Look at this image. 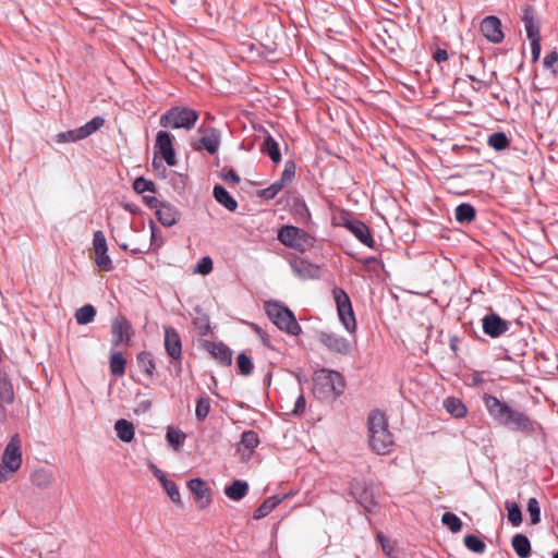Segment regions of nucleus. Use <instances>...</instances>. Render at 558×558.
<instances>
[{"label": "nucleus", "mask_w": 558, "mask_h": 558, "mask_svg": "<svg viewBox=\"0 0 558 558\" xmlns=\"http://www.w3.org/2000/svg\"><path fill=\"white\" fill-rule=\"evenodd\" d=\"M483 401L488 414L499 424L517 432L531 433L534 430L533 421L524 412L510 408L492 395H485Z\"/></svg>", "instance_id": "obj_1"}, {"label": "nucleus", "mask_w": 558, "mask_h": 558, "mask_svg": "<svg viewBox=\"0 0 558 558\" xmlns=\"http://www.w3.org/2000/svg\"><path fill=\"white\" fill-rule=\"evenodd\" d=\"M369 446L378 454L390 452L393 446L392 434L388 429V421L381 411H372L368 415Z\"/></svg>", "instance_id": "obj_2"}, {"label": "nucleus", "mask_w": 558, "mask_h": 558, "mask_svg": "<svg viewBox=\"0 0 558 558\" xmlns=\"http://www.w3.org/2000/svg\"><path fill=\"white\" fill-rule=\"evenodd\" d=\"M344 380L340 373L320 369L315 373L314 395L322 400H333L343 392Z\"/></svg>", "instance_id": "obj_3"}, {"label": "nucleus", "mask_w": 558, "mask_h": 558, "mask_svg": "<svg viewBox=\"0 0 558 558\" xmlns=\"http://www.w3.org/2000/svg\"><path fill=\"white\" fill-rule=\"evenodd\" d=\"M22 442L17 434L13 435L2 454L0 482L9 480L22 465Z\"/></svg>", "instance_id": "obj_4"}, {"label": "nucleus", "mask_w": 558, "mask_h": 558, "mask_svg": "<svg viewBox=\"0 0 558 558\" xmlns=\"http://www.w3.org/2000/svg\"><path fill=\"white\" fill-rule=\"evenodd\" d=\"M266 312L268 317L279 329L292 336H298L301 332V326L296 322L293 313L278 302H268L266 304Z\"/></svg>", "instance_id": "obj_5"}, {"label": "nucleus", "mask_w": 558, "mask_h": 558, "mask_svg": "<svg viewBox=\"0 0 558 558\" xmlns=\"http://www.w3.org/2000/svg\"><path fill=\"white\" fill-rule=\"evenodd\" d=\"M198 119V113L186 107H173L160 118L163 128L192 130Z\"/></svg>", "instance_id": "obj_6"}, {"label": "nucleus", "mask_w": 558, "mask_h": 558, "mask_svg": "<svg viewBox=\"0 0 558 558\" xmlns=\"http://www.w3.org/2000/svg\"><path fill=\"white\" fill-rule=\"evenodd\" d=\"M278 240L287 247L305 252L314 246L315 239L294 226H283L278 231Z\"/></svg>", "instance_id": "obj_7"}, {"label": "nucleus", "mask_w": 558, "mask_h": 558, "mask_svg": "<svg viewBox=\"0 0 558 558\" xmlns=\"http://www.w3.org/2000/svg\"><path fill=\"white\" fill-rule=\"evenodd\" d=\"M332 294L341 324L347 331L354 333L356 330V320L349 295L341 288H335Z\"/></svg>", "instance_id": "obj_8"}, {"label": "nucleus", "mask_w": 558, "mask_h": 558, "mask_svg": "<svg viewBox=\"0 0 558 558\" xmlns=\"http://www.w3.org/2000/svg\"><path fill=\"white\" fill-rule=\"evenodd\" d=\"M105 124V120L101 117H95L83 126L70 130L66 132L59 133L57 135L58 143L76 142L84 140L95 133Z\"/></svg>", "instance_id": "obj_9"}, {"label": "nucleus", "mask_w": 558, "mask_h": 558, "mask_svg": "<svg viewBox=\"0 0 558 558\" xmlns=\"http://www.w3.org/2000/svg\"><path fill=\"white\" fill-rule=\"evenodd\" d=\"M318 341L330 352L336 354L348 355L353 349V343L351 341L335 332H319Z\"/></svg>", "instance_id": "obj_10"}, {"label": "nucleus", "mask_w": 558, "mask_h": 558, "mask_svg": "<svg viewBox=\"0 0 558 558\" xmlns=\"http://www.w3.org/2000/svg\"><path fill=\"white\" fill-rule=\"evenodd\" d=\"M93 246L95 251V263L102 271H110L113 268L112 262L107 254V240L102 231L98 230L94 233Z\"/></svg>", "instance_id": "obj_11"}, {"label": "nucleus", "mask_w": 558, "mask_h": 558, "mask_svg": "<svg viewBox=\"0 0 558 558\" xmlns=\"http://www.w3.org/2000/svg\"><path fill=\"white\" fill-rule=\"evenodd\" d=\"M198 132L202 133V137L192 144V147L195 150L205 149L209 154L214 155L217 153L220 145V133L214 128H203L198 129Z\"/></svg>", "instance_id": "obj_12"}, {"label": "nucleus", "mask_w": 558, "mask_h": 558, "mask_svg": "<svg viewBox=\"0 0 558 558\" xmlns=\"http://www.w3.org/2000/svg\"><path fill=\"white\" fill-rule=\"evenodd\" d=\"M111 333L113 347H118L121 343L129 344L132 336V326L123 315H119L111 322Z\"/></svg>", "instance_id": "obj_13"}, {"label": "nucleus", "mask_w": 558, "mask_h": 558, "mask_svg": "<svg viewBox=\"0 0 558 558\" xmlns=\"http://www.w3.org/2000/svg\"><path fill=\"white\" fill-rule=\"evenodd\" d=\"M510 323L502 319L498 314L490 313L482 318V328L485 335L498 338L509 330Z\"/></svg>", "instance_id": "obj_14"}, {"label": "nucleus", "mask_w": 558, "mask_h": 558, "mask_svg": "<svg viewBox=\"0 0 558 558\" xmlns=\"http://www.w3.org/2000/svg\"><path fill=\"white\" fill-rule=\"evenodd\" d=\"M155 148L165 159L168 166L177 163L175 154L172 148V136L166 131H159L156 136Z\"/></svg>", "instance_id": "obj_15"}, {"label": "nucleus", "mask_w": 558, "mask_h": 558, "mask_svg": "<svg viewBox=\"0 0 558 558\" xmlns=\"http://www.w3.org/2000/svg\"><path fill=\"white\" fill-rule=\"evenodd\" d=\"M481 32L486 39L494 44H499L504 39L501 31V22L498 17L490 15L486 16L481 23Z\"/></svg>", "instance_id": "obj_16"}, {"label": "nucleus", "mask_w": 558, "mask_h": 558, "mask_svg": "<svg viewBox=\"0 0 558 558\" xmlns=\"http://www.w3.org/2000/svg\"><path fill=\"white\" fill-rule=\"evenodd\" d=\"M344 227L364 245L368 247L375 246V240L373 239L369 228L360 220H350L344 223Z\"/></svg>", "instance_id": "obj_17"}, {"label": "nucleus", "mask_w": 558, "mask_h": 558, "mask_svg": "<svg viewBox=\"0 0 558 558\" xmlns=\"http://www.w3.org/2000/svg\"><path fill=\"white\" fill-rule=\"evenodd\" d=\"M187 487L194 494L195 500L201 508H205L210 504V489L203 480H190L187 482Z\"/></svg>", "instance_id": "obj_18"}, {"label": "nucleus", "mask_w": 558, "mask_h": 558, "mask_svg": "<svg viewBox=\"0 0 558 558\" xmlns=\"http://www.w3.org/2000/svg\"><path fill=\"white\" fill-rule=\"evenodd\" d=\"M477 62L480 63V65L482 66V71L478 72V71H475L473 70L471 74H469V78L476 83L478 86L477 87H473L474 90H481V89H488L492 85H493V82H494V77L496 75L495 72H489V73H486L485 71V60H484V57L483 56H480L477 58Z\"/></svg>", "instance_id": "obj_19"}, {"label": "nucleus", "mask_w": 558, "mask_h": 558, "mask_svg": "<svg viewBox=\"0 0 558 558\" xmlns=\"http://www.w3.org/2000/svg\"><path fill=\"white\" fill-rule=\"evenodd\" d=\"M165 348L167 353L173 359L179 360L182 354L181 338L172 327H165Z\"/></svg>", "instance_id": "obj_20"}, {"label": "nucleus", "mask_w": 558, "mask_h": 558, "mask_svg": "<svg viewBox=\"0 0 558 558\" xmlns=\"http://www.w3.org/2000/svg\"><path fill=\"white\" fill-rule=\"evenodd\" d=\"M156 215L159 222L165 227L174 226L180 218V211L178 208L168 203L160 204L156 210Z\"/></svg>", "instance_id": "obj_21"}, {"label": "nucleus", "mask_w": 558, "mask_h": 558, "mask_svg": "<svg viewBox=\"0 0 558 558\" xmlns=\"http://www.w3.org/2000/svg\"><path fill=\"white\" fill-rule=\"evenodd\" d=\"M522 21L524 23V28L530 40L541 38L539 24L535 17V11L531 5H526L523 9Z\"/></svg>", "instance_id": "obj_22"}, {"label": "nucleus", "mask_w": 558, "mask_h": 558, "mask_svg": "<svg viewBox=\"0 0 558 558\" xmlns=\"http://www.w3.org/2000/svg\"><path fill=\"white\" fill-rule=\"evenodd\" d=\"M53 481L54 478L52 472L45 468L35 470L31 475L32 484L40 489L49 488Z\"/></svg>", "instance_id": "obj_23"}, {"label": "nucleus", "mask_w": 558, "mask_h": 558, "mask_svg": "<svg viewBox=\"0 0 558 558\" xmlns=\"http://www.w3.org/2000/svg\"><path fill=\"white\" fill-rule=\"evenodd\" d=\"M208 351L217 361H219L223 365H230L232 362V352L231 350L221 342L208 343Z\"/></svg>", "instance_id": "obj_24"}, {"label": "nucleus", "mask_w": 558, "mask_h": 558, "mask_svg": "<svg viewBox=\"0 0 558 558\" xmlns=\"http://www.w3.org/2000/svg\"><path fill=\"white\" fill-rule=\"evenodd\" d=\"M215 199L226 207L230 211H234L238 208L236 201L230 195V193L221 185H215L213 191Z\"/></svg>", "instance_id": "obj_25"}, {"label": "nucleus", "mask_w": 558, "mask_h": 558, "mask_svg": "<svg viewBox=\"0 0 558 558\" xmlns=\"http://www.w3.org/2000/svg\"><path fill=\"white\" fill-rule=\"evenodd\" d=\"M117 436L124 442H130L134 438L135 429L132 422L120 418L114 424Z\"/></svg>", "instance_id": "obj_26"}, {"label": "nucleus", "mask_w": 558, "mask_h": 558, "mask_svg": "<svg viewBox=\"0 0 558 558\" xmlns=\"http://www.w3.org/2000/svg\"><path fill=\"white\" fill-rule=\"evenodd\" d=\"M511 545L520 558H527L531 555V543L523 534H515L511 539Z\"/></svg>", "instance_id": "obj_27"}, {"label": "nucleus", "mask_w": 558, "mask_h": 558, "mask_svg": "<svg viewBox=\"0 0 558 558\" xmlns=\"http://www.w3.org/2000/svg\"><path fill=\"white\" fill-rule=\"evenodd\" d=\"M284 497L271 496L263 501V504L255 510L253 519L260 520L268 515Z\"/></svg>", "instance_id": "obj_28"}, {"label": "nucleus", "mask_w": 558, "mask_h": 558, "mask_svg": "<svg viewBox=\"0 0 558 558\" xmlns=\"http://www.w3.org/2000/svg\"><path fill=\"white\" fill-rule=\"evenodd\" d=\"M476 211L471 204H460L454 211V217L460 223H470L475 219Z\"/></svg>", "instance_id": "obj_29"}, {"label": "nucleus", "mask_w": 558, "mask_h": 558, "mask_svg": "<svg viewBox=\"0 0 558 558\" xmlns=\"http://www.w3.org/2000/svg\"><path fill=\"white\" fill-rule=\"evenodd\" d=\"M247 489L248 485L246 482L236 480L226 487L225 493L230 499L240 500L246 495Z\"/></svg>", "instance_id": "obj_30"}, {"label": "nucleus", "mask_w": 558, "mask_h": 558, "mask_svg": "<svg viewBox=\"0 0 558 558\" xmlns=\"http://www.w3.org/2000/svg\"><path fill=\"white\" fill-rule=\"evenodd\" d=\"M262 151L269 156V158L272 160V162L278 163L281 160V154L279 150L278 143L268 135L263 143Z\"/></svg>", "instance_id": "obj_31"}, {"label": "nucleus", "mask_w": 558, "mask_h": 558, "mask_svg": "<svg viewBox=\"0 0 558 558\" xmlns=\"http://www.w3.org/2000/svg\"><path fill=\"white\" fill-rule=\"evenodd\" d=\"M110 372L113 376L121 377L125 374L126 360L122 353L113 352L110 356Z\"/></svg>", "instance_id": "obj_32"}, {"label": "nucleus", "mask_w": 558, "mask_h": 558, "mask_svg": "<svg viewBox=\"0 0 558 558\" xmlns=\"http://www.w3.org/2000/svg\"><path fill=\"white\" fill-rule=\"evenodd\" d=\"M444 407L448 413L457 418H461L466 414V408L463 402L457 398H448L444 402Z\"/></svg>", "instance_id": "obj_33"}, {"label": "nucleus", "mask_w": 558, "mask_h": 558, "mask_svg": "<svg viewBox=\"0 0 558 558\" xmlns=\"http://www.w3.org/2000/svg\"><path fill=\"white\" fill-rule=\"evenodd\" d=\"M259 445V437L254 430H246L242 433L239 450L243 447L251 454L254 449Z\"/></svg>", "instance_id": "obj_34"}, {"label": "nucleus", "mask_w": 558, "mask_h": 558, "mask_svg": "<svg viewBox=\"0 0 558 558\" xmlns=\"http://www.w3.org/2000/svg\"><path fill=\"white\" fill-rule=\"evenodd\" d=\"M96 316V310L93 305L86 304L78 308L75 313V319L80 325H86L94 320Z\"/></svg>", "instance_id": "obj_35"}, {"label": "nucleus", "mask_w": 558, "mask_h": 558, "mask_svg": "<svg viewBox=\"0 0 558 558\" xmlns=\"http://www.w3.org/2000/svg\"><path fill=\"white\" fill-rule=\"evenodd\" d=\"M487 143L492 148L498 151L506 149L510 145V142L504 132H495L490 134Z\"/></svg>", "instance_id": "obj_36"}, {"label": "nucleus", "mask_w": 558, "mask_h": 558, "mask_svg": "<svg viewBox=\"0 0 558 558\" xmlns=\"http://www.w3.org/2000/svg\"><path fill=\"white\" fill-rule=\"evenodd\" d=\"M441 523L452 533H458L462 529V521L452 512H445L441 517Z\"/></svg>", "instance_id": "obj_37"}, {"label": "nucleus", "mask_w": 558, "mask_h": 558, "mask_svg": "<svg viewBox=\"0 0 558 558\" xmlns=\"http://www.w3.org/2000/svg\"><path fill=\"white\" fill-rule=\"evenodd\" d=\"M506 509L508 511V520L513 526H519L522 523V512L517 502H507Z\"/></svg>", "instance_id": "obj_38"}, {"label": "nucleus", "mask_w": 558, "mask_h": 558, "mask_svg": "<svg viewBox=\"0 0 558 558\" xmlns=\"http://www.w3.org/2000/svg\"><path fill=\"white\" fill-rule=\"evenodd\" d=\"M138 365L145 372L147 375L151 376L154 374V371L156 368L155 362L153 360V356L148 352H142L137 356Z\"/></svg>", "instance_id": "obj_39"}, {"label": "nucleus", "mask_w": 558, "mask_h": 558, "mask_svg": "<svg viewBox=\"0 0 558 558\" xmlns=\"http://www.w3.org/2000/svg\"><path fill=\"white\" fill-rule=\"evenodd\" d=\"M464 545L468 549L476 554L484 553L486 548L485 543L475 535H466L464 537Z\"/></svg>", "instance_id": "obj_40"}, {"label": "nucleus", "mask_w": 558, "mask_h": 558, "mask_svg": "<svg viewBox=\"0 0 558 558\" xmlns=\"http://www.w3.org/2000/svg\"><path fill=\"white\" fill-rule=\"evenodd\" d=\"M166 437L169 444L172 445L175 449H178L183 444L185 439V434L182 433L180 429L170 427L168 428Z\"/></svg>", "instance_id": "obj_41"}, {"label": "nucleus", "mask_w": 558, "mask_h": 558, "mask_svg": "<svg viewBox=\"0 0 558 558\" xmlns=\"http://www.w3.org/2000/svg\"><path fill=\"white\" fill-rule=\"evenodd\" d=\"M210 411V400L207 397L199 398L196 403L195 414L199 421H203L207 417Z\"/></svg>", "instance_id": "obj_42"}, {"label": "nucleus", "mask_w": 558, "mask_h": 558, "mask_svg": "<svg viewBox=\"0 0 558 558\" xmlns=\"http://www.w3.org/2000/svg\"><path fill=\"white\" fill-rule=\"evenodd\" d=\"M527 512L530 514L532 524H537L541 521V509L536 498L529 499Z\"/></svg>", "instance_id": "obj_43"}, {"label": "nucleus", "mask_w": 558, "mask_h": 558, "mask_svg": "<svg viewBox=\"0 0 558 558\" xmlns=\"http://www.w3.org/2000/svg\"><path fill=\"white\" fill-rule=\"evenodd\" d=\"M133 189L140 194L144 192H155V183L141 177L135 179Z\"/></svg>", "instance_id": "obj_44"}, {"label": "nucleus", "mask_w": 558, "mask_h": 558, "mask_svg": "<svg viewBox=\"0 0 558 558\" xmlns=\"http://www.w3.org/2000/svg\"><path fill=\"white\" fill-rule=\"evenodd\" d=\"M236 363H238L240 373L242 375L247 376L252 373L253 363H252L251 359L245 353L239 354Z\"/></svg>", "instance_id": "obj_45"}, {"label": "nucleus", "mask_w": 558, "mask_h": 558, "mask_svg": "<svg viewBox=\"0 0 558 558\" xmlns=\"http://www.w3.org/2000/svg\"><path fill=\"white\" fill-rule=\"evenodd\" d=\"M165 490L174 504H181V496L177 484L172 481H165Z\"/></svg>", "instance_id": "obj_46"}, {"label": "nucleus", "mask_w": 558, "mask_h": 558, "mask_svg": "<svg viewBox=\"0 0 558 558\" xmlns=\"http://www.w3.org/2000/svg\"><path fill=\"white\" fill-rule=\"evenodd\" d=\"M283 189L282 183L276 181L270 186L260 191L259 195L265 199H272Z\"/></svg>", "instance_id": "obj_47"}, {"label": "nucleus", "mask_w": 558, "mask_h": 558, "mask_svg": "<svg viewBox=\"0 0 558 558\" xmlns=\"http://www.w3.org/2000/svg\"><path fill=\"white\" fill-rule=\"evenodd\" d=\"M377 539L379 541L380 545H381V549L383 551L391 557V558H396L392 553H393V547H395V543L392 541H390L389 538H387L381 532L377 533Z\"/></svg>", "instance_id": "obj_48"}, {"label": "nucleus", "mask_w": 558, "mask_h": 558, "mask_svg": "<svg viewBox=\"0 0 558 558\" xmlns=\"http://www.w3.org/2000/svg\"><path fill=\"white\" fill-rule=\"evenodd\" d=\"M295 174V168L292 162H287L284 170L282 171L281 178L278 181L279 183H282V186H284L287 183H290Z\"/></svg>", "instance_id": "obj_49"}, {"label": "nucleus", "mask_w": 558, "mask_h": 558, "mask_svg": "<svg viewBox=\"0 0 558 558\" xmlns=\"http://www.w3.org/2000/svg\"><path fill=\"white\" fill-rule=\"evenodd\" d=\"M213 270V260L209 256L203 257L196 266V272L208 275Z\"/></svg>", "instance_id": "obj_50"}, {"label": "nucleus", "mask_w": 558, "mask_h": 558, "mask_svg": "<svg viewBox=\"0 0 558 558\" xmlns=\"http://www.w3.org/2000/svg\"><path fill=\"white\" fill-rule=\"evenodd\" d=\"M222 179L227 182V183H232L233 185H236L239 182H240V177L239 174L234 171V169L230 168L228 169L223 174H222Z\"/></svg>", "instance_id": "obj_51"}, {"label": "nucleus", "mask_w": 558, "mask_h": 558, "mask_svg": "<svg viewBox=\"0 0 558 558\" xmlns=\"http://www.w3.org/2000/svg\"><path fill=\"white\" fill-rule=\"evenodd\" d=\"M306 400L303 395H300L295 401L294 409L292 410L293 414H302L305 411Z\"/></svg>", "instance_id": "obj_52"}, {"label": "nucleus", "mask_w": 558, "mask_h": 558, "mask_svg": "<svg viewBox=\"0 0 558 558\" xmlns=\"http://www.w3.org/2000/svg\"><path fill=\"white\" fill-rule=\"evenodd\" d=\"M558 61V53L556 51H551L543 60V64L546 69H551L555 63Z\"/></svg>", "instance_id": "obj_53"}, {"label": "nucleus", "mask_w": 558, "mask_h": 558, "mask_svg": "<svg viewBox=\"0 0 558 558\" xmlns=\"http://www.w3.org/2000/svg\"><path fill=\"white\" fill-rule=\"evenodd\" d=\"M433 59L437 62V63H441V62H445L448 60V52L446 49H441V48H436L434 51H433Z\"/></svg>", "instance_id": "obj_54"}, {"label": "nucleus", "mask_w": 558, "mask_h": 558, "mask_svg": "<svg viewBox=\"0 0 558 558\" xmlns=\"http://www.w3.org/2000/svg\"><path fill=\"white\" fill-rule=\"evenodd\" d=\"M531 50L533 56V61H536L541 54V38H535L531 40Z\"/></svg>", "instance_id": "obj_55"}, {"label": "nucleus", "mask_w": 558, "mask_h": 558, "mask_svg": "<svg viewBox=\"0 0 558 558\" xmlns=\"http://www.w3.org/2000/svg\"><path fill=\"white\" fill-rule=\"evenodd\" d=\"M151 245L155 246L156 250L162 245V239L158 236L154 227H151Z\"/></svg>", "instance_id": "obj_56"}, {"label": "nucleus", "mask_w": 558, "mask_h": 558, "mask_svg": "<svg viewBox=\"0 0 558 558\" xmlns=\"http://www.w3.org/2000/svg\"><path fill=\"white\" fill-rule=\"evenodd\" d=\"M146 199V204L150 207V208H156L158 209L159 205L161 204L156 197H145Z\"/></svg>", "instance_id": "obj_57"}, {"label": "nucleus", "mask_w": 558, "mask_h": 558, "mask_svg": "<svg viewBox=\"0 0 558 558\" xmlns=\"http://www.w3.org/2000/svg\"><path fill=\"white\" fill-rule=\"evenodd\" d=\"M155 476L160 481L162 486L165 485V481H169L166 475L158 469L155 470Z\"/></svg>", "instance_id": "obj_58"}, {"label": "nucleus", "mask_w": 558, "mask_h": 558, "mask_svg": "<svg viewBox=\"0 0 558 558\" xmlns=\"http://www.w3.org/2000/svg\"><path fill=\"white\" fill-rule=\"evenodd\" d=\"M450 348L453 350V351H457L458 350V347L456 344V338H452L451 341H450Z\"/></svg>", "instance_id": "obj_59"}, {"label": "nucleus", "mask_w": 558, "mask_h": 558, "mask_svg": "<svg viewBox=\"0 0 558 558\" xmlns=\"http://www.w3.org/2000/svg\"><path fill=\"white\" fill-rule=\"evenodd\" d=\"M373 262H376L375 257H369V258L365 259L366 264H369V263H373Z\"/></svg>", "instance_id": "obj_60"}, {"label": "nucleus", "mask_w": 558, "mask_h": 558, "mask_svg": "<svg viewBox=\"0 0 558 558\" xmlns=\"http://www.w3.org/2000/svg\"><path fill=\"white\" fill-rule=\"evenodd\" d=\"M461 58H462V61H463V60H465V61H469V60H470V57H469V56H466V54H465V56H462Z\"/></svg>", "instance_id": "obj_61"}, {"label": "nucleus", "mask_w": 558, "mask_h": 558, "mask_svg": "<svg viewBox=\"0 0 558 558\" xmlns=\"http://www.w3.org/2000/svg\"><path fill=\"white\" fill-rule=\"evenodd\" d=\"M554 558H558V551L554 555Z\"/></svg>", "instance_id": "obj_62"}]
</instances>
